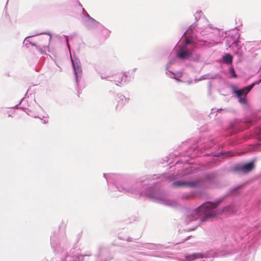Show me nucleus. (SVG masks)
Instances as JSON below:
<instances>
[{
	"instance_id": "nucleus-1",
	"label": "nucleus",
	"mask_w": 261,
	"mask_h": 261,
	"mask_svg": "<svg viewBox=\"0 0 261 261\" xmlns=\"http://www.w3.org/2000/svg\"><path fill=\"white\" fill-rule=\"evenodd\" d=\"M220 202V201L215 202H206L199 206L192 215L201 217V221H204L208 219L215 218L222 213H227L230 209V206H226L222 209L217 208Z\"/></svg>"
},
{
	"instance_id": "nucleus-2",
	"label": "nucleus",
	"mask_w": 261,
	"mask_h": 261,
	"mask_svg": "<svg viewBox=\"0 0 261 261\" xmlns=\"http://www.w3.org/2000/svg\"><path fill=\"white\" fill-rule=\"evenodd\" d=\"M50 38V37H42L39 38L36 43L31 44L35 46L40 54H43L46 51H49V41Z\"/></svg>"
},
{
	"instance_id": "nucleus-3",
	"label": "nucleus",
	"mask_w": 261,
	"mask_h": 261,
	"mask_svg": "<svg viewBox=\"0 0 261 261\" xmlns=\"http://www.w3.org/2000/svg\"><path fill=\"white\" fill-rule=\"evenodd\" d=\"M254 168V162H250L247 164L236 165L233 168V170L236 172L247 173L251 172Z\"/></svg>"
},
{
	"instance_id": "nucleus-4",
	"label": "nucleus",
	"mask_w": 261,
	"mask_h": 261,
	"mask_svg": "<svg viewBox=\"0 0 261 261\" xmlns=\"http://www.w3.org/2000/svg\"><path fill=\"white\" fill-rule=\"evenodd\" d=\"M193 55V50H190L187 46L182 45L179 47L176 56L182 60H185L191 57Z\"/></svg>"
},
{
	"instance_id": "nucleus-5",
	"label": "nucleus",
	"mask_w": 261,
	"mask_h": 261,
	"mask_svg": "<svg viewBox=\"0 0 261 261\" xmlns=\"http://www.w3.org/2000/svg\"><path fill=\"white\" fill-rule=\"evenodd\" d=\"M174 187L188 186L193 187L196 186L193 182H187L184 181H175L172 184Z\"/></svg>"
},
{
	"instance_id": "nucleus-6",
	"label": "nucleus",
	"mask_w": 261,
	"mask_h": 261,
	"mask_svg": "<svg viewBox=\"0 0 261 261\" xmlns=\"http://www.w3.org/2000/svg\"><path fill=\"white\" fill-rule=\"evenodd\" d=\"M203 257V255L201 253H193L186 256L188 260L191 261L197 258H202Z\"/></svg>"
},
{
	"instance_id": "nucleus-7",
	"label": "nucleus",
	"mask_w": 261,
	"mask_h": 261,
	"mask_svg": "<svg viewBox=\"0 0 261 261\" xmlns=\"http://www.w3.org/2000/svg\"><path fill=\"white\" fill-rule=\"evenodd\" d=\"M233 57L229 54H226L223 57V62L226 64H231L232 62Z\"/></svg>"
},
{
	"instance_id": "nucleus-8",
	"label": "nucleus",
	"mask_w": 261,
	"mask_h": 261,
	"mask_svg": "<svg viewBox=\"0 0 261 261\" xmlns=\"http://www.w3.org/2000/svg\"><path fill=\"white\" fill-rule=\"evenodd\" d=\"M73 66L74 68V73L76 75H77L78 74H81L82 72V69L81 67H80L79 65H76V66L73 63Z\"/></svg>"
},
{
	"instance_id": "nucleus-9",
	"label": "nucleus",
	"mask_w": 261,
	"mask_h": 261,
	"mask_svg": "<svg viewBox=\"0 0 261 261\" xmlns=\"http://www.w3.org/2000/svg\"><path fill=\"white\" fill-rule=\"evenodd\" d=\"M235 93L237 94V96H240V95H242L243 94H246L248 92H247L246 90H245V88L242 89L236 90Z\"/></svg>"
},
{
	"instance_id": "nucleus-10",
	"label": "nucleus",
	"mask_w": 261,
	"mask_h": 261,
	"mask_svg": "<svg viewBox=\"0 0 261 261\" xmlns=\"http://www.w3.org/2000/svg\"><path fill=\"white\" fill-rule=\"evenodd\" d=\"M229 72L231 75V77L233 78H237V75L236 74L234 69L233 67H231L229 69Z\"/></svg>"
},
{
	"instance_id": "nucleus-11",
	"label": "nucleus",
	"mask_w": 261,
	"mask_h": 261,
	"mask_svg": "<svg viewBox=\"0 0 261 261\" xmlns=\"http://www.w3.org/2000/svg\"><path fill=\"white\" fill-rule=\"evenodd\" d=\"M242 95H240V96H238L239 101L242 103H245L246 102V99L245 97H242Z\"/></svg>"
},
{
	"instance_id": "nucleus-12",
	"label": "nucleus",
	"mask_w": 261,
	"mask_h": 261,
	"mask_svg": "<svg viewBox=\"0 0 261 261\" xmlns=\"http://www.w3.org/2000/svg\"><path fill=\"white\" fill-rule=\"evenodd\" d=\"M254 87V84H251L250 85L245 87V90L247 92H249Z\"/></svg>"
},
{
	"instance_id": "nucleus-13",
	"label": "nucleus",
	"mask_w": 261,
	"mask_h": 261,
	"mask_svg": "<svg viewBox=\"0 0 261 261\" xmlns=\"http://www.w3.org/2000/svg\"><path fill=\"white\" fill-rule=\"evenodd\" d=\"M261 82V80L260 79L259 81H255L252 84H254V86L255 85H258L259 84V83Z\"/></svg>"
},
{
	"instance_id": "nucleus-14",
	"label": "nucleus",
	"mask_w": 261,
	"mask_h": 261,
	"mask_svg": "<svg viewBox=\"0 0 261 261\" xmlns=\"http://www.w3.org/2000/svg\"><path fill=\"white\" fill-rule=\"evenodd\" d=\"M191 41L190 40L187 39L186 40V45H185L187 46V44H189L191 43Z\"/></svg>"
},
{
	"instance_id": "nucleus-15",
	"label": "nucleus",
	"mask_w": 261,
	"mask_h": 261,
	"mask_svg": "<svg viewBox=\"0 0 261 261\" xmlns=\"http://www.w3.org/2000/svg\"><path fill=\"white\" fill-rule=\"evenodd\" d=\"M198 218V217H193V218L192 220H196Z\"/></svg>"
},
{
	"instance_id": "nucleus-16",
	"label": "nucleus",
	"mask_w": 261,
	"mask_h": 261,
	"mask_svg": "<svg viewBox=\"0 0 261 261\" xmlns=\"http://www.w3.org/2000/svg\"><path fill=\"white\" fill-rule=\"evenodd\" d=\"M47 122V120H44V121H43L44 123H46Z\"/></svg>"
}]
</instances>
